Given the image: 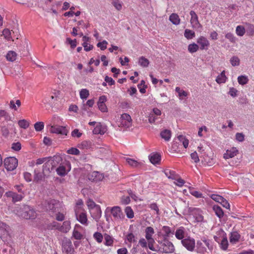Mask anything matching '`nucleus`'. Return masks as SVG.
Wrapping results in <instances>:
<instances>
[{"instance_id":"obj_1","label":"nucleus","mask_w":254,"mask_h":254,"mask_svg":"<svg viewBox=\"0 0 254 254\" xmlns=\"http://www.w3.org/2000/svg\"><path fill=\"white\" fill-rule=\"evenodd\" d=\"M14 211L19 217L26 219H33L37 217L36 212L29 205L17 207Z\"/></svg>"},{"instance_id":"obj_2","label":"nucleus","mask_w":254,"mask_h":254,"mask_svg":"<svg viewBox=\"0 0 254 254\" xmlns=\"http://www.w3.org/2000/svg\"><path fill=\"white\" fill-rule=\"evenodd\" d=\"M74 211L77 220L83 225H88L87 217L86 211L83 209V202L82 200H78L75 206Z\"/></svg>"},{"instance_id":"obj_3","label":"nucleus","mask_w":254,"mask_h":254,"mask_svg":"<svg viewBox=\"0 0 254 254\" xmlns=\"http://www.w3.org/2000/svg\"><path fill=\"white\" fill-rule=\"evenodd\" d=\"M105 213H110L114 220L117 223H120L125 219V215L120 207L115 206L108 207L105 210Z\"/></svg>"},{"instance_id":"obj_4","label":"nucleus","mask_w":254,"mask_h":254,"mask_svg":"<svg viewBox=\"0 0 254 254\" xmlns=\"http://www.w3.org/2000/svg\"><path fill=\"white\" fill-rule=\"evenodd\" d=\"M117 124L119 127L128 128L132 125L131 118L129 114L124 113L121 115L120 118L117 122Z\"/></svg>"},{"instance_id":"obj_5","label":"nucleus","mask_w":254,"mask_h":254,"mask_svg":"<svg viewBox=\"0 0 254 254\" xmlns=\"http://www.w3.org/2000/svg\"><path fill=\"white\" fill-rule=\"evenodd\" d=\"M154 233V230L153 228H152V227H147L145 229V237L146 240L148 242V248L150 250L153 251H155V248L154 247L155 241L154 239L152 238V236Z\"/></svg>"},{"instance_id":"obj_6","label":"nucleus","mask_w":254,"mask_h":254,"mask_svg":"<svg viewBox=\"0 0 254 254\" xmlns=\"http://www.w3.org/2000/svg\"><path fill=\"white\" fill-rule=\"evenodd\" d=\"M4 166L7 171H13L18 165V160L14 157H8L4 159Z\"/></svg>"},{"instance_id":"obj_7","label":"nucleus","mask_w":254,"mask_h":254,"mask_svg":"<svg viewBox=\"0 0 254 254\" xmlns=\"http://www.w3.org/2000/svg\"><path fill=\"white\" fill-rule=\"evenodd\" d=\"M71 170L70 164L69 162H65L61 164L56 169L57 174L60 176H65Z\"/></svg>"},{"instance_id":"obj_8","label":"nucleus","mask_w":254,"mask_h":254,"mask_svg":"<svg viewBox=\"0 0 254 254\" xmlns=\"http://www.w3.org/2000/svg\"><path fill=\"white\" fill-rule=\"evenodd\" d=\"M183 246L188 251H193L195 245V242L193 238L189 236L181 241Z\"/></svg>"},{"instance_id":"obj_9","label":"nucleus","mask_w":254,"mask_h":254,"mask_svg":"<svg viewBox=\"0 0 254 254\" xmlns=\"http://www.w3.org/2000/svg\"><path fill=\"white\" fill-rule=\"evenodd\" d=\"M47 127L49 129L50 132L52 133L66 135L68 132L66 127L63 126L57 125Z\"/></svg>"},{"instance_id":"obj_10","label":"nucleus","mask_w":254,"mask_h":254,"mask_svg":"<svg viewBox=\"0 0 254 254\" xmlns=\"http://www.w3.org/2000/svg\"><path fill=\"white\" fill-rule=\"evenodd\" d=\"M196 43L200 50H207L210 46L208 39L204 36H200L196 39Z\"/></svg>"},{"instance_id":"obj_11","label":"nucleus","mask_w":254,"mask_h":254,"mask_svg":"<svg viewBox=\"0 0 254 254\" xmlns=\"http://www.w3.org/2000/svg\"><path fill=\"white\" fill-rule=\"evenodd\" d=\"M190 14V23L191 27L194 29L201 28L202 25L199 22L198 16L195 12L191 10Z\"/></svg>"},{"instance_id":"obj_12","label":"nucleus","mask_w":254,"mask_h":254,"mask_svg":"<svg viewBox=\"0 0 254 254\" xmlns=\"http://www.w3.org/2000/svg\"><path fill=\"white\" fill-rule=\"evenodd\" d=\"M107 101V97L105 95L101 96L97 102L98 109L102 113H107L108 111V108L106 105Z\"/></svg>"},{"instance_id":"obj_13","label":"nucleus","mask_w":254,"mask_h":254,"mask_svg":"<svg viewBox=\"0 0 254 254\" xmlns=\"http://www.w3.org/2000/svg\"><path fill=\"white\" fill-rule=\"evenodd\" d=\"M61 157L59 156H54L53 159L50 158H41L37 159L36 161L35 164L36 165H40L45 162V165L49 164H52V162L54 161H60Z\"/></svg>"},{"instance_id":"obj_14","label":"nucleus","mask_w":254,"mask_h":254,"mask_svg":"<svg viewBox=\"0 0 254 254\" xmlns=\"http://www.w3.org/2000/svg\"><path fill=\"white\" fill-rule=\"evenodd\" d=\"M73 249L70 241L66 240L63 243V252L64 254H73Z\"/></svg>"},{"instance_id":"obj_15","label":"nucleus","mask_w":254,"mask_h":254,"mask_svg":"<svg viewBox=\"0 0 254 254\" xmlns=\"http://www.w3.org/2000/svg\"><path fill=\"white\" fill-rule=\"evenodd\" d=\"M239 153L238 149L235 147H231L228 149L223 155L225 159H229L236 156Z\"/></svg>"},{"instance_id":"obj_16","label":"nucleus","mask_w":254,"mask_h":254,"mask_svg":"<svg viewBox=\"0 0 254 254\" xmlns=\"http://www.w3.org/2000/svg\"><path fill=\"white\" fill-rule=\"evenodd\" d=\"M59 95L60 92L59 91L53 93L51 95L46 98L45 101L51 106L55 105L59 99Z\"/></svg>"},{"instance_id":"obj_17","label":"nucleus","mask_w":254,"mask_h":254,"mask_svg":"<svg viewBox=\"0 0 254 254\" xmlns=\"http://www.w3.org/2000/svg\"><path fill=\"white\" fill-rule=\"evenodd\" d=\"M103 178V175L97 171H93L88 174V179L92 182L100 181Z\"/></svg>"},{"instance_id":"obj_18","label":"nucleus","mask_w":254,"mask_h":254,"mask_svg":"<svg viewBox=\"0 0 254 254\" xmlns=\"http://www.w3.org/2000/svg\"><path fill=\"white\" fill-rule=\"evenodd\" d=\"M89 212L91 216L96 221L99 220L102 214V211L99 205L89 210Z\"/></svg>"},{"instance_id":"obj_19","label":"nucleus","mask_w":254,"mask_h":254,"mask_svg":"<svg viewBox=\"0 0 254 254\" xmlns=\"http://www.w3.org/2000/svg\"><path fill=\"white\" fill-rule=\"evenodd\" d=\"M163 251L165 253H172L175 250L174 246L172 243L169 241H165L162 244Z\"/></svg>"},{"instance_id":"obj_20","label":"nucleus","mask_w":254,"mask_h":254,"mask_svg":"<svg viewBox=\"0 0 254 254\" xmlns=\"http://www.w3.org/2000/svg\"><path fill=\"white\" fill-rule=\"evenodd\" d=\"M107 131L106 126L101 123H98L93 130V133L95 134H104Z\"/></svg>"},{"instance_id":"obj_21","label":"nucleus","mask_w":254,"mask_h":254,"mask_svg":"<svg viewBox=\"0 0 254 254\" xmlns=\"http://www.w3.org/2000/svg\"><path fill=\"white\" fill-rule=\"evenodd\" d=\"M63 119L61 117L54 115L49 121L47 124V127L55 126L60 125L62 124Z\"/></svg>"},{"instance_id":"obj_22","label":"nucleus","mask_w":254,"mask_h":254,"mask_svg":"<svg viewBox=\"0 0 254 254\" xmlns=\"http://www.w3.org/2000/svg\"><path fill=\"white\" fill-rule=\"evenodd\" d=\"M9 227L6 224L0 221V237L4 238L8 235Z\"/></svg>"},{"instance_id":"obj_23","label":"nucleus","mask_w":254,"mask_h":254,"mask_svg":"<svg viewBox=\"0 0 254 254\" xmlns=\"http://www.w3.org/2000/svg\"><path fill=\"white\" fill-rule=\"evenodd\" d=\"M149 159L152 164H158L161 161V155L158 153L153 152L149 155Z\"/></svg>"},{"instance_id":"obj_24","label":"nucleus","mask_w":254,"mask_h":254,"mask_svg":"<svg viewBox=\"0 0 254 254\" xmlns=\"http://www.w3.org/2000/svg\"><path fill=\"white\" fill-rule=\"evenodd\" d=\"M82 227L79 224H76L74 226L73 232L72 237L76 240H80L82 239V234L79 232V230H81Z\"/></svg>"},{"instance_id":"obj_25","label":"nucleus","mask_w":254,"mask_h":254,"mask_svg":"<svg viewBox=\"0 0 254 254\" xmlns=\"http://www.w3.org/2000/svg\"><path fill=\"white\" fill-rule=\"evenodd\" d=\"M192 215H193L195 221L197 222H202L203 220V217L202 215L201 211L198 208H194L192 211Z\"/></svg>"},{"instance_id":"obj_26","label":"nucleus","mask_w":254,"mask_h":254,"mask_svg":"<svg viewBox=\"0 0 254 254\" xmlns=\"http://www.w3.org/2000/svg\"><path fill=\"white\" fill-rule=\"evenodd\" d=\"M125 159L126 161L127 164L133 168H137L142 164V163L141 162H140L138 160H136L133 158H131L129 157H125Z\"/></svg>"},{"instance_id":"obj_27","label":"nucleus","mask_w":254,"mask_h":254,"mask_svg":"<svg viewBox=\"0 0 254 254\" xmlns=\"http://www.w3.org/2000/svg\"><path fill=\"white\" fill-rule=\"evenodd\" d=\"M7 197H10L12 198V200L14 202L19 201L22 200L23 195L21 194H17L13 191H8L5 193Z\"/></svg>"},{"instance_id":"obj_28","label":"nucleus","mask_w":254,"mask_h":254,"mask_svg":"<svg viewBox=\"0 0 254 254\" xmlns=\"http://www.w3.org/2000/svg\"><path fill=\"white\" fill-rule=\"evenodd\" d=\"M220 234L222 237V239L220 243V247L223 250L225 251L227 249L228 246V242L227 240V238L226 236V234L223 231H221L220 232Z\"/></svg>"},{"instance_id":"obj_29","label":"nucleus","mask_w":254,"mask_h":254,"mask_svg":"<svg viewBox=\"0 0 254 254\" xmlns=\"http://www.w3.org/2000/svg\"><path fill=\"white\" fill-rule=\"evenodd\" d=\"M185 234V229L183 227H180L177 229L175 234L176 238L178 240H181V241L186 238Z\"/></svg>"},{"instance_id":"obj_30","label":"nucleus","mask_w":254,"mask_h":254,"mask_svg":"<svg viewBox=\"0 0 254 254\" xmlns=\"http://www.w3.org/2000/svg\"><path fill=\"white\" fill-rule=\"evenodd\" d=\"M228 79L226 75L225 71H222L218 76L216 77L215 81L219 84L225 83Z\"/></svg>"},{"instance_id":"obj_31","label":"nucleus","mask_w":254,"mask_h":254,"mask_svg":"<svg viewBox=\"0 0 254 254\" xmlns=\"http://www.w3.org/2000/svg\"><path fill=\"white\" fill-rule=\"evenodd\" d=\"M70 222L69 221H65L63 222V225L57 228V229L62 232L67 233L70 229Z\"/></svg>"},{"instance_id":"obj_32","label":"nucleus","mask_w":254,"mask_h":254,"mask_svg":"<svg viewBox=\"0 0 254 254\" xmlns=\"http://www.w3.org/2000/svg\"><path fill=\"white\" fill-rule=\"evenodd\" d=\"M175 91L176 92L178 93V97L179 99L181 100L185 99L188 95V93L187 92L181 89L179 87H176Z\"/></svg>"},{"instance_id":"obj_33","label":"nucleus","mask_w":254,"mask_h":254,"mask_svg":"<svg viewBox=\"0 0 254 254\" xmlns=\"http://www.w3.org/2000/svg\"><path fill=\"white\" fill-rule=\"evenodd\" d=\"M162 231L163 232L162 234L161 232H158V234L159 236L162 235L164 238L169 237L170 234L172 233L170 227L167 226H164L162 227Z\"/></svg>"},{"instance_id":"obj_34","label":"nucleus","mask_w":254,"mask_h":254,"mask_svg":"<svg viewBox=\"0 0 254 254\" xmlns=\"http://www.w3.org/2000/svg\"><path fill=\"white\" fill-rule=\"evenodd\" d=\"M235 32L238 36L242 37L245 34L246 30L244 26L239 25L236 26Z\"/></svg>"},{"instance_id":"obj_35","label":"nucleus","mask_w":254,"mask_h":254,"mask_svg":"<svg viewBox=\"0 0 254 254\" xmlns=\"http://www.w3.org/2000/svg\"><path fill=\"white\" fill-rule=\"evenodd\" d=\"M169 20L174 25H178L180 23V19L176 13H172L169 16Z\"/></svg>"},{"instance_id":"obj_36","label":"nucleus","mask_w":254,"mask_h":254,"mask_svg":"<svg viewBox=\"0 0 254 254\" xmlns=\"http://www.w3.org/2000/svg\"><path fill=\"white\" fill-rule=\"evenodd\" d=\"M59 205V202L55 200H51L48 203L47 206V209L51 210L53 211H56V208H58V206Z\"/></svg>"},{"instance_id":"obj_37","label":"nucleus","mask_w":254,"mask_h":254,"mask_svg":"<svg viewBox=\"0 0 254 254\" xmlns=\"http://www.w3.org/2000/svg\"><path fill=\"white\" fill-rule=\"evenodd\" d=\"M240 238V235L237 232H233L231 233V236L230 237V242L232 244H236L237 243Z\"/></svg>"},{"instance_id":"obj_38","label":"nucleus","mask_w":254,"mask_h":254,"mask_svg":"<svg viewBox=\"0 0 254 254\" xmlns=\"http://www.w3.org/2000/svg\"><path fill=\"white\" fill-rule=\"evenodd\" d=\"M199 47L197 43H192L188 45V50L189 53L192 54L196 52L199 50Z\"/></svg>"},{"instance_id":"obj_39","label":"nucleus","mask_w":254,"mask_h":254,"mask_svg":"<svg viewBox=\"0 0 254 254\" xmlns=\"http://www.w3.org/2000/svg\"><path fill=\"white\" fill-rule=\"evenodd\" d=\"M184 36L188 40H190L195 37V34L193 30L186 29L184 31Z\"/></svg>"},{"instance_id":"obj_40","label":"nucleus","mask_w":254,"mask_h":254,"mask_svg":"<svg viewBox=\"0 0 254 254\" xmlns=\"http://www.w3.org/2000/svg\"><path fill=\"white\" fill-rule=\"evenodd\" d=\"M160 135L165 141H169L171 137V131L168 129H165L161 131Z\"/></svg>"},{"instance_id":"obj_41","label":"nucleus","mask_w":254,"mask_h":254,"mask_svg":"<svg viewBox=\"0 0 254 254\" xmlns=\"http://www.w3.org/2000/svg\"><path fill=\"white\" fill-rule=\"evenodd\" d=\"M138 64L143 67H147L149 64V60L144 57H141L138 59Z\"/></svg>"},{"instance_id":"obj_42","label":"nucleus","mask_w":254,"mask_h":254,"mask_svg":"<svg viewBox=\"0 0 254 254\" xmlns=\"http://www.w3.org/2000/svg\"><path fill=\"white\" fill-rule=\"evenodd\" d=\"M112 4L118 11L122 10L123 8V2L120 0H110Z\"/></svg>"},{"instance_id":"obj_43","label":"nucleus","mask_w":254,"mask_h":254,"mask_svg":"<svg viewBox=\"0 0 254 254\" xmlns=\"http://www.w3.org/2000/svg\"><path fill=\"white\" fill-rule=\"evenodd\" d=\"M80 98L84 102L89 96V91L87 89H82L79 91Z\"/></svg>"},{"instance_id":"obj_44","label":"nucleus","mask_w":254,"mask_h":254,"mask_svg":"<svg viewBox=\"0 0 254 254\" xmlns=\"http://www.w3.org/2000/svg\"><path fill=\"white\" fill-rule=\"evenodd\" d=\"M238 82L239 84L244 85L247 84L249 82V78L248 76L245 75H242L238 77Z\"/></svg>"},{"instance_id":"obj_45","label":"nucleus","mask_w":254,"mask_h":254,"mask_svg":"<svg viewBox=\"0 0 254 254\" xmlns=\"http://www.w3.org/2000/svg\"><path fill=\"white\" fill-rule=\"evenodd\" d=\"M17 58V54L12 51H9L6 55V58L9 62H13L16 60Z\"/></svg>"},{"instance_id":"obj_46","label":"nucleus","mask_w":254,"mask_h":254,"mask_svg":"<svg viewBox=\"0 0 254 254\" xmlns=\"http://www.w3.org/2000/svg\"><path fill=\"white\" fill-rule=\"evenodd\" d=\"M230 63L233 66H238L240 64V59L236 56H232L230 59Z\"/></svg>"},{"instance_id":"obj_47","label":"nucleus","mask_w":254,"mask_h":254,"mask_svg":"<svg viewBox=\"0 0 254 254\" xmlns=\"http://www.w3.org/2000/svg\"><path fill=\"white\" fill-rule=\"evenodd\" d=\"M17 123L19 127L23 129L27 128L30 125L29 122L25 119L20 120Z\"/></svg>"},{"instance_id":"obj_48","label":"nucleus","mask_w":254,"mask_h":254,"mask_svg":"<svg viewBox=\"0 0 254 254\" xmlns=\"http://www.w3.org/2000/svg\"><path fill=\"white\" fill-rule=\"evenodd\" d=\"M213 210L214 211L216 215L219 218H222L224 215V212L222 208L217 205H214L213 207Z\"/></svg>"},{"instance_id":"obj_49","label":"nucleus","mask_w":254,"mask_h":254,"mask_svg":"<svg viewBox=\"0 0 254 254\" xmlns=\"http://www.w3.org/2000/svg\"><path fill=\"white\" fill-rule=\"evenodd\" d=\"M2 35L4 38L7 41L13 40L12 39L11 31L7 29H4L2 31Z\"/></svg>"},{"instance_id":"obj_50","label":"nucleus","mask_w":254,"mask_h":254,"mask_svg":"<svg viewBox=\"0 0 254 254\" xmlns=\"http://www.w3.org/2000/svg\"><path fill=\"white\" fill-rule=\"evenodd\" d=\"M178 138L180 142L182 143L185 148H187L189 145V140L184 135H179Z\"/></svg>"},{"instance_id":"obj_51","label":"nucleus","mask_w":254,"mask_h":254,"mask_svg":"<svg viewBox=\"0 0 254 254\" xmlns=\"http://www.w3.org/2000/svg\"><path fill=\"white\" fill-rule=\"evenodd\" d=\"M125 212L128 218L131 219L134 217V212L132 208L130 206L126 207Z\"/></svg>"},{"instance_id":"obj_52","label":"nucleus","mask_w":254,"mask_h":254,"mask_svg":"<svg viewBox=\"0 0 254 254\" xmlns=\"http://www.w3.org/2000/svg\"><path fill=\"white\" fill-rule=\"evenodd\" d=\"M190 193L196 198H201L202 194L198 191L195 190L193 188L189 187Z\"/></svg>"},{"instance_id":"obj_53","label":"nucleus","mask_w":254,"mask_h":254,"mask_svg":"<svg viewBox=\"0 0 254 254\" xmlns=\"http://www.w3.org/2000/svg\"><path fill=\"white\" fill-rule=\"evenodd\" d=\"M197 149H198V152L200 154L199 155V157L201 158L202 157L204 159V160H202V161H204V162L206 163L207 164H208L209 165H210L212 162L211 161H210V162L207 161L206 159L205 158L204 154H202V153L204 151V150L203 148V147L201 146V145H199V146H198Z\"/></svg>"},{"instance_id":"obj_54","label":"nucleus","mask_w":254,"mask_h":254,"mask_svg":"<svg viewBox=\"0 0 254 254\" xmlns=\"http://www.w3.org/2000/svg\"><path fill=\"white\" fill-rule=\"evenodd\" d=\"M108 44V43L106 40H103L102 41H100L97 44V47L101 50L104 51L107 49Z\"/></svg>"},{"instance_id":"obj_55","label":"nucleus","mask_w":254,"mask_h":254,"mask_svg":"<svg viewBox=\"0 0 254 254\" xmlns=\"http://www.w3.org/2000/svg\"><path fill=\"white\" fill-rule=\"evenodd\" d=\"M34 127L36 131H41L44 129V123L43 122H36L34 124Z\"/></svg>"},{"instance_id":"obj_56","label":"nucleus","mask_w":254,"mask_h":254,"mask_svg":"<svg viewBox=\"0 0 254 254\" xmlns=\"http://www.w3.org/2000/svg\"><path fill=\"white\" fill-rule=\"evenodd\" d=\"M164 173L166 177L169 179H175L176 174L175 172L169 169H166L164 171Z\"/></svg>"},{"instance_id":"obj_57","label":"nucleus","mask_w":254,"mask_h":254,"mask_svg":"<svg viewBox=\"0 0 254 254\" xmlns=\"http://www.w3.org/2000/svg\"><path fill=\"white\" fill-rule=\"evenodd\" d=\"M113 240L111 236L108 235L105 236V242L104 244L107 246H110L113 245Z\"/></svg>"},{"instance_id":"obj_58","label":"nucleus","mask_w":254,"mask_h":254,"mask_svg":"<svg viewBox=\"0 0 254 254\" xmlns=\"http://www.w3.org/2000/svg\"><path fill=\"white\" fill-rule=\"evenodd\" d=\"M246 25L247 27V32L251 36H253L254 35V25L249 23H246Z\"/></svg>"},{"instance_id":"obj_59","label":"nucleus","mask_w":254,"mask_h":254,"mask_svg":"<svg viewBox=\"0 0 254 254\" xmlns=\"http://www.w3.org/2000/svg\"><path fill=\"white\" fill-rule=\"evenodd\" d=\"M66 43L70 45L71 48L74 49L77 46V41L76 39L72 40L69 38H66Z\"/></svg>"},{"instance_id":"obj_60","label":"nucleus","mask_w":254,"mask_h":254,"mask_svg":"<svg viewBox=\"0 0 254 254\" xmlns=\"http://www.w3.org/2000/svg\"><path fill=\"white\" fill-rule=\"evenodd\" d=\"M207 131V128L206 126H203L198 128V136L202 137L203 136L204 133H206Z\"/></svg>"},{"instance_id":"obj_61","label":"nucleus","mask_w":254,"mask_h":254,"mask_svg":"<svg viewBox=\"0 0 254 254\" xmlns=\"http://www.w3.org/2000/svg\"><path fill=\"white\" fill-rule=\"evenodd\" d=\"M86 204L89 209V211L95 208L96 206H98L99 205L95 204V203L91 199H89L87 200L86 202Z\"/></svg>"},{"instance_id":"obj_62","label":"nucleus","mask_w":254,"mask_h":254,"mask_svg":"<svg viewBox=\"0 0 254 254\" xmlns=\"http://www.w3.org/2000/svg\"><path fill=\"white\" fill-rule=\"evenodd\" d=\"M225 38L232 43H235L236 41V37L231 32L226 33L225 35Z\"/></svg>"},{"instance_id":"obj_63","label":"nucleus","mask_w":254,"mask_h":254,"mask_svg":"<svg viewBox=\"0 0 254 254\" xmlns=\"http://www.w3.org/2000/svg\"><path fill=\"white\" fill-rule=\"evenodd\" d=\"M93 237L95 240L99 243H101L103 241V235L99 232H95L93 234Z\"/></svg>"},{"instance_id":"obj_64","label":"nucleus","mask_w":254,"mask_h":254,"mask_svg":"<svg viewBox=\"0 0 254 254\" xmlns=\"http://www.w3.org/2000/svg\"><path fill=\"white\" fill-rule=\"evenodd\" d=\"M228 94L233 98L236 97L238 96V91L234 87H231L229 89Z\"/></svg>"}]
</instances>
